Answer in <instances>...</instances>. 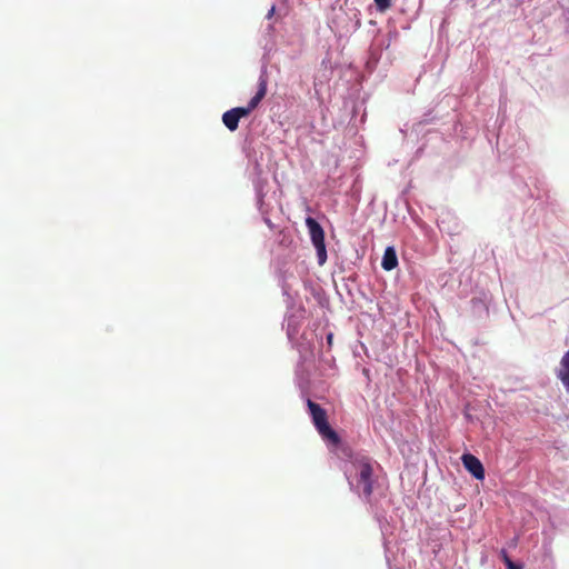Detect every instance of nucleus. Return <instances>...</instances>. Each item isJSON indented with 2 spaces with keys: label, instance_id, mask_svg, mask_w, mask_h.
I'll return each mask as SVG.
<instances>
[{
  "label": "nucleus",
  "instance_id": "1",
  "mask_svg": "<svg viewBox=\"0 0 569 569\" xmlns=\"http://www.w3.org/2000/svg\"><path fill=\"white\" fill-rule=\"evenodd\" d=\"M267 78L261 76L258 82V91L251 98L247 107L232 108L222 114V122L230 131H236L239 127V120L248 117L259 106L267 94Z\"/></svg>",
  "mask_w": 569,
  "mask_h": 569
},
{
  "label": "nucleus",
  "instance_id": "2",
  "mask_svg": "<svg viewBox=\"0 0 569 569\" xmlns=\"http://www.w3.org/2000/svg\"><path fill=\"white\" fill-rule=\"evenodd\" d=\"M307 406L312 418V422L319 432V435L333 446H338L340 443L339 435L330 427L328 422L327 412L320 405L313 402L312 400H307Z\"/></svg>",
  "mask_w": 569,
  "mask_h": 569
},
{
  "label": "nucleus",
  "instance_id": "3",
  "mask_svg": "<svg viewBox=\"0 0 569 569\" xmlns=\"http://www.w3.org/2000/svg\"><path fill=\"white\" fill-rule=\"evenodd\" d=\"M306 226L308 227L310 239L317 251L318 263L319 266H323L327 261L325 231L320 223L311 217L306 219Z\"/></svg>",
  "mask_w": 569,
  "mask_h": 569
},
{
  "label": "nucleus",
  "instance_id": "4",
  "mask_svg": "<svg viewBox=\"0 0 569 569\" xmlns=\"http://www.w3.org/2000/svg\"><path fill=\"white\" fill-rule=\"evenodd\" d=\"M355 466L358 469V487H362V493L369 498L373 492V467L367 458L356 461Z\"/></svg>",
  "mask_w": 569,
  "mask_h": 569
},
{
  "label": "nucleus",
  "instance_id": "5",
  "mask_svg": "<svg viewBox=\"0 0 569 569\" xmlns=\"http://www.w3.org/2000/svg\"><path fill=\"white\" fill-rule=\"evenodd\" d=\"M463 467L477 479H485V468L481 461L471 453H465L461 457Z\"/></svg>",
  "mask_w": 569,
  "mask_h": 569
},
{
  "label": "nucleus",
  "instance_id": "6",
  "mask_svg": "<svg viewBox=\"0 0 569 569\" xmlns=\"http://www.w3.org/2000/svg\"><path fill=\"white\" fill-rule=\"evenodd\" d=\"M557 378L561 381L563 387L569 390V350L560 360V366L557 370Z\"/></svg>",
  "mask_w": 569,
  "mask_h": 569
},
{
  "label": "nucleus",
  "instance_id": "7",
  "mask_svg": "<svg viewBox=\"0 0 569 569\" xmlns=\"http://www.w3.org/2000/svg\"><path fill=\"white\" fill-rule=\"evenodd\" d=\"M398 266V258L393 247H387L382 257L381 267L391 271Z\"/></svg>",
  "mask_w": 569,
  "mask_h": 569
},
{
  "label": "nucleus",
  "instance_id": "8",
  "mask_svg": "<svg viewBox=\"0 0 569 569\" xmlns=\"http://www.w3.org/2000/svg\"><path fill=\"white\" fill-rule=\"evenodd\" d=\"M376 7L379 11L385 12L391 7V0H375Z\"/></svg>",
  "mask_w": 569,
  "mask_h": 569
},
{
  "label": "nucleus",
  "instance_id": "9",
  "mask_svg": "<svg viewBox=\"0 0 569 569\" xmlns=\"http://www.w3.org/2000/svg\"><path fill=\"white\" fill-rule=\"evenodd\" d=\"M500 556H501V559L503 560V562H505V565H506L507 567H509L510 562H513V561L509 558V556H508V553H507V551H506L505 549H501V551H500Z\"/></svg>",
  "mask_w": 569,
  "mask_h": 569
},
{
  "label": "nucleus",
  "instance_id": "10",
  "mask_svg": "<svg viewBox=\"0 0 569 569\" xmlns=\"http://www.w3.org/2000/svg\"><path fill=\"white\" fill-rule=\"evenodd\" d=\"M508 569H521V567L519 565H516L515 562H510L509 567H507Z\"/></svg>",
  "mask_w": 569,
  "mask_h": 569
},
{
  "label": "nucleus",
  "instance_id": "11",
  "mask_svg": "<svg viewBox=\"0 0 569 569\" xmlns=\"http://www.w3.org/2000/svg\"><path fill=\"white\" fill-rule=\"evenodd\" d=\"M273 12H274V8L272 7L271 10L269 11L270 17L273 14Z\"/></svg>",
  "mask_w": 569,
  "mask_h": 569
}]
</instances>
